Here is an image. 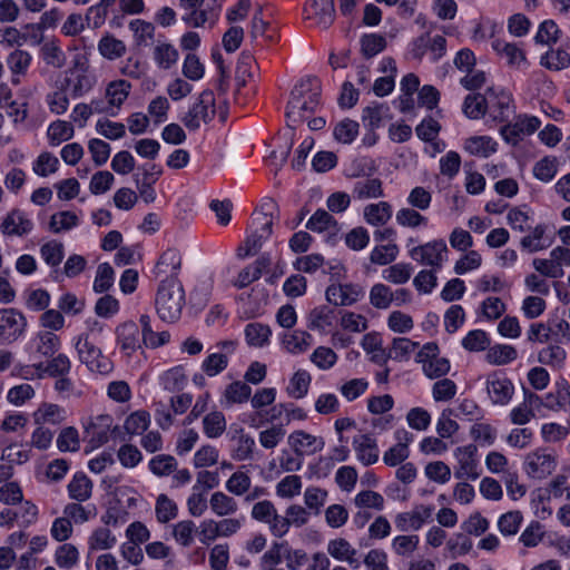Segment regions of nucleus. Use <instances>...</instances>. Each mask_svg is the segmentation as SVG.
Listing matches in <instances>:
<instances>
[{"label":"nucleus","instance_id":"obj_1","mask_svg":"<svg viewBox=\"0 0 570 570\" xmlns=\"http://www.w3.org/2000/svg\"><path fill=\"white\" fill-rule=\"evenodd\" d=\"M321 81L315 76L302 79L291 92L286 108L288 126L294 128L309 114L315 112L321 102Z\"/></svg>","mask_w":570,"mask_h":570},{"label":"nucleus","instance_id":"obj_2","mask_svg":"<svg viewBox=\"0 0 570 570\" xmlns=\"http://www.w3.org/2000/svg\"><path fill=\"white\" fill-rule=\"evenodd\" d=\"M156 311L165 322L179 320L185 305V291L181 283L174 275L161 281L155 298Z\"/></svg>","mask_w":570,"mask_h":570},{"label":"nucleus","instance_id":"obj_3","mask_svg":"<svg viewBox=\"0 0 570 570\" xmlns=\"http://www.w3.org/2000/svg\"><path fill=\"white\" fill-rule=\"evenodd\" d=\"M215 115L214 92L212 90H204L180 120L188 130L196 131L200 128L202 124L210 122Z\"/></svg>","mask_w":570,"mask_h":570},{"label":"nucleus","instance_id":"obj_4","mask_svg":"<svg viewBox=\"0 0 570 570\" xmlns=\"http://www.w3.org/2000/svg\"><path fill=\"white\" fill-rule=\"evenodd\" d=\"M75 347L79 361L91 372L108 374L111 371V361L102 354L99 347L89 341L88 334L79 335L76 338Z\"/></svg>","mask_w":570,"mask_h":570},{"label":"nucleus","instance_id":"obj_5","mask_svg":"<svg viewBox=\"0 0 570 570\" xmlns=\"http://www.w3.org/2000/svg\"><path fill=\"white\" fill-rule=\"evenodd\" d=\"M448 246L443 239H434L409 250L410 257L421 265L441 271L448 259Z\"/></svg>","mask_w":570,"mask_h":570},{"label":"nucleus","instance_id":"obj_6","mask_svg":"<svg viewBox=\"0 0 570 570\" xmlns=\"http://www.w3.org/2000/svg\"><path fill=\"white\" fill-rule=\"evenodd\" d=\"M97 77L89 66L76 60L73 66L66 71L65 85L73 98L88 94L96 85Z\"/></svg>","mask_w":570,"mask_h":570},{"label":"nucleus","instance_id":"obj_7","mask_svg":"<svg viewBox=\"0 0 570 570\" xmlns=\"http://www.w3.org/2000/svg\"><path fill=\"white\" fill-rule=\"evenodd\" d=\"M557 468V458L548 449H537L524 458L523 470L531 479L542 480L550 475Z\"/></svg>","mask_w":570,"mask_h":570},{"label":"nucleus","instance_id":"obj_8","mask_svg":"<svg viewBox=\"0 0 570 570\" xmlns=\"http://www.w3.org/2000/svg\"><path fill=\"white\" fill-rule=\"evenodd\" d=\"M26 316L16 308L0 309V344H12L23 336L27 328Z\"/></svg>","mask_w":570,"mask_h":570},{"label":"nucleus","instance_id":"obj_9","mask_svg":"<svg viewBox=\"0 0 570 570\" xmlns=\"http://www.w3.org/2000/svg\"><path fill=\"white\" fill-rule=\"evenodd\" d=\"M112 423L114 419L111 415L99 414L91 417L90 421L83 425L82 439L89 445L88 451H92L108 442Z\"/></svg>","mask_w":570,"mask_h":570},{"label":"nucleus","instance_id":"obj_10","mask_svg":"<svg viewBox=\"0 0 570 570\" xmlns=\"http://www.w3.org/2000/svg\"><path fill=\"white\" fill-rule=\"evenodd\" d=\"M433 511L432 505L417 504L411 511L400 512L394 518L395 528L403 533L417 531L430 521Z\"/></svg>","mask_w":570,"mask_h":570},{"label":"nucleus","instance_id":"obj_11","mask_svg":"<svg viewBox=\"0 0 570 570\" xmlns=\"http://www.w3.org/2000/svg\"><path fill=\"white\" fill-rule=\"evenodd\" d=\"M540 124V120L534 116H519L514 122L501 128V135L507 142L517 145L523 136L537 131Z\"/></svg>","mask_w":570,"mask_h":570},{"label":"nucleus","instance_id":"obj_12","mask_svg":"<svg viewBox=\"0 0 570 570\" xmlns=\"http://www.w3.org/2000/svg\"><path fill=\"white\" fill-rule=\"evenodd\" d=\"M363 295V289L354 284H332L325 292L326 301L335 306L353 305Z\"/></svg>","mask_w":570,"mask_h":570},{"label":"nucleus","instance_id":"obj_13","mask_svg":"<svg viewBox=\"0 0 570 570\" xmlns=\"http://www.w3.org/2000/svg\"><path fill=\"white\" fill-rule=\"evenodd\" d=\"M492 49L500 58L504 59L510 68L525 69L529 66L524 50L515 42L503 39H494Z\"/></svg>","mask_w":570,"mask_h":570},{"label":"nucleus","instance_id":"obj_14","mask_svg":"<svg viewBox=\"0 0 570 570\" xmlns=\"http://www.w3.org/2000/svg\"><path fill=\"white\" fill-rule=\"evenodd\" d=\"M475 453L476 448L472 444L455 450L454 454L459 463L454 471L456 479L476 480L480 476Z\"/></svg>","mask_w":570,"mask_h":570},{"label":"nucleus","instance_id":"obj_15","mask_svg":"<svg viewBox=\"0 0 570 570\" xmlns=\"http://www.w3.org/2000/svg\"><path fill=\"white\" fill-rule=\"evenodd\" d=\"M488 111L494 120L505 121L513 112V99L511 94L504 90L488 89Z\"/></svg>","mask_w":570,"mask_h":570},{"label":"nucleus","instance_id":"obj_16","mask_svg":"<svg viewBox=\"0 0 570 570\" xmlns=\"http://www.w3.org/2000/svg\"><path fill=\"white\" fill-rule=\"evenodd\" d=\"M304 11L306 19H315L316 24L322 29H327L335 19L334 0H309Z\"/></svg>","mask_w":570,"mask_h":570},{"label":"nucleus","instance_id":"obj_17","mask_svg":"<svg viewBox=\"0 0 570 570\" xmlns=\"http://www.w3.org/2000/svg\"><path fill=\"white\" fill-rule=\"evenodd\" d=\"M255 220L259 222V227L253 232L245 242L246 252L244 256L255 255L263 244L271 237L273 227V217L265 213H261Z\"/></svg>","mask_w":570,"mask_h":570},{"label":"nucleus","instance_id":"obj_18","mask_svg":"<svg viewBox=\"0 0 570 570\" xmlns=\"http://www.w3.org/2000/svg\"><path fill=\"white\" fill-rule=\"evenodd\" d=\"M33 229V223L20 209H12L0 224V230L6 236H24Z\"/></svg>","mask_w":570,"mask_h":570},{"label":"nucleus","instance_id":"obj_19","mask_svg":"<svg viewBox=\"0 0 570 570\" xmlns=\"http://www.w3.org/2000/svg\"><path fill=\"white\" fill-rule=\"evenodd\" d=\"M488 394L493 404H507L514 392L512 382L502 374H492L487 381Z\"/></svg>","mask_w":570,"mask_h":570},{"label":"nucleus","instance_id":"obj_20","mask_svg":"<svg viewBox=\"0 0 570 570\" xmlns=\"http://www.w3.org/2000/svg\"><path fill=\"white\" fill-rule=\"evenodd\" d=\"M288 443L297 455L314 454L322 451L325 445L323 438L302 430L289 434Z\"/></svg>","mask_w":570,"mask_h":570},{"label":"nucleus","instance_id":"obj_21","mask_svg":"<svg viewBox=\"0 0 570 570\" xmlns=\"http://www.w3.org/2000/svg\"><path fill=\"white\" fill-rule=\"evenodd\" d=\"M60 346L59 336L51 331H41L31 340L36 358H50L60 350Z\"/></svg>","mask_w":570,"mask_h":570},{"label":"nucleus","instance_id":"obj_22","mask_svg":"<svg viewBox=\"0 0 570 570\" xmlns=\"http://www.w3.org/2000/svg\"><path fill=\"white\" fill-rule=\"evenodd\" d=\"M353 449L357 460L365 466L372 465L379 460L377 442L370 434H360L353 439Z\"/></svg>","mask_w":570,"mask_h":570},{"label":"nucleus","instance_id":"obj_23","mask_svg":"<svg viewBox=\"0 0 570 570\" xmlns=\"http://www.w3.org/2000/svg\"><path fill=\"white\" fill-rule=\"evenodd\" d=\"M33 366L38 372L39 379H42L46 375L50 377H57L69 375L71 371V361L66 354L59 353L50 357L49 361H40Z\"/></svg>","mask_w":570,"mask_h":570},{"label":"nucleus","instance_id":"obj_24","mask_svg":"<svg viewBox=\"0 0 570 570\" xmlns=\"http://www.w3.org/2000/svg\"><path fill=\"white\" fill-rule=\"evenodd\" d=\"M117 342L122 352L130 356L140 348V331L135 322H125L116 328Z\"/></svg>","mask_w":570,"mask_h":570},{"label":"nucleus","instance_id":"obj_25","mask_svg":"<svg viewBox=\"0 0 570 570\" xmlns=\"http://www.w3.org/2000/svg\"><path fill=\"white\" fill-rule=\"evenodd\" d=\"M327 553L337 561L347 562L353 569H358L361 566L356 558L357 550L344 538L330 540Z\"/></svg>","mask_w":570,"mask_h":570},{"label":"nucleus","instance_id":"obj_26","mask_svg":"<svg viewBox=\"0 0 570 570\" xmlns=\"http://www.w3.org/2000/svg\"><path fill=\"white\" fill-rule=\"evenodd\" d=\"M252 395V389L243 381L232 382L226 386L220 399V405L229 409L235 404L246 403Z\"/></svg>","mask_w":570,"mask_h":570},{"label":"nucleus","instance_id":"obj_27","mask_svg":"<svg viewBox=\"0 0 570 570\" xmlns=\"http://www.w3.org/2000/svg\"><path fill=\"white\" fill-rule=\"evenodd\" d=\"M271 265V257L267 254L259 256L253 264L243 268L235 282V286L244 288L261 278L263 271Z\"/></svg>","mask_w":570,"mask_h":570},{"label":"nucleus","instance_id":"obj_28","mask_svg":"<svg viewBox=\"0 0 570 570\" xmlns=\"http://www.w3.org/2000/svg\"><path fill=\"white\" fill-rule=\"evenodd\" d=\"M31 55L21 49H14L8 55L6 63L12 73V83H20V76H24L27 73L31 65Z\"/></svg>","mask_w":570,"mask_h":570},{"label":"nucleus","instance_id":"obj_29","mask_svg":"<svg viewBox=\"0 0 570 570\" xmlns=\"http://www.w3.org/2000/svg\"><path fill=\"white\" fill-rule=\"evenodd\" d=\"M548 227L539 224L530 230L528 235L521 238L520 246L528 253H535L550 247L552 239L546 237Z\"/></svg>","mask_w":570,"mask_h":570},{"label":"nucleus","instance_id":"obj_30","mask_svg":"<svg viewBox=\"0 0 570 570\" xmlns=\"http://www.w3.org/2000/svg\"><path fill=\"white\" fill-rule=\"evenodd\" d=\"M92 487L91 480L83 472H77L67 485L69 498L78 502L87 501L91 498Z\"/></svg>","mask_w":570,"mask_h":570},{"label":"nucleus","instance_id":"obj_31","mask_svg":"<svg viewBox=\"0 0 570 570\" xmlns=\"http://www.w3.org/2000/svg\"><path fill=\"white\" fill-rule=\"evenodd\" d=\"M364 220L372 226H383L392 217V206L387 202L368 204L363 210Z\"/></svg>","mask_w":570,"mask_h":570},{"label":"nucleus","instance_id":"obj_32","mask_svg":"<svg viewBox=\"0 0 570 570\" xmlns=\"http://www.w3.org/2000/svg\"><path fill=\"white\" fill-rule=\"evenodd\" d=\"M561 345L562 344L552 343L540 350L538 353V362L554 371L561 370L567 358V352Z\"/></svg>","mask_w":570,"mask_h":570},{"label":"nucleus","instance_id":"obj_33","mask_svg":"<svg viewBox=\"0 0 570 570\" xmlns=\"http://www.w3.org/2000/svg\"><path fill=\"white\" fill-rule=\"evenodd\" d=\"M352 195L360 200L383 197L382 180L379 178L360 179L353 185Z\"/></svg>","mask_w":570,"mask_h":570},{"label":"nucleus","instance_id":"obj_34","mask_svg":"<svg viewBox=\"0 0 570 570\" xmlns=\"http://www.w3.org/2000/svg\"><path fill=\"white\" fill-rule=\"evenodd\" d=\"M334 309L327 305L314 307L307 315V327L313 331L325 332L333 325Z\"/></svg>","mask_w":570,"mask_h":570},{"label":"nucleus","instance_id":"obj_35","mask_svg":"<svg viewBox=\"0 0 570 570\" xmlns=\"http://www.w3.org/2000/svg\"><path fill=\"white\" fill-rule=\"evenodd\" d=\"M282 344L292 354L304 353L312 345V335L306 331H294L282 336Z\"/></svg>","mask_w":570,"mask_h":570},{"label":"nucleus","instance_id":"obj_36","mask_svg":"<svg viewBox=\"0 0 570 570\" xmlns=\"http://www.w3.org/2000/svg\"><path fill=\"white\" fill-rule=\"evenodd\" d=\"M497 141L489 136H475L465 140V150L478 157L488 158L497 151Z\"/></svg>","mask_w":570,"mask_h":570},{"label":"nucleus","instance_id":"obj_37","mask_svg":"<svg viewBox=\"0 0 570 570\" xmlns=\"http://www.w3.org/2000/svg\"><path fill=\"white\" fill-rule=\"evenodd\" d=\"M219 16V8H207L191 9L189 13L183 16V21H185L188 26L194 28L204 27L208 23L210 27L217 21Z\"/></svg>","mask_w":570,"mask_h":570},{"label":"nucleus","instance_id":"obj_38","mask_svg":"<svg viewBox=\"0 0 570 570\" xmlns=\"http://www.w3.org/2000/svg\"><path fill=\"white\" fill-rule=\"evenodd\" d=\"M139 322L141 325L142 342L147 347L156 348L158 346L166 344L169 341L170 335L168 332L163 331L157 333L153 331L149 315H141Z\"/></svg>","mask_w":570,"mask_h":570},{"label":"nucleus","instance_id":"obj_39","mask_svg":"<svg viewBox=\"0 0 570 570\" xmlns=\"http://www.w3.org/2000/svg\"><path fill=\"white\" fill-rule=\"evenodd\" d=\"M117 543V538L105 527L95 529L88 538V550L90 552L98 550H109Z\"/></svg>","mask_w":570,"mask_h":570},{"label":"nucleus","instance_id":"obj_40","mask_svg":"<svg viewBox=\"0 0 570 570\" xmlns=\"http://www.w3.org/2000/svg\"><path fill=\"white\" fill-rule=\"evenodd\" d=\"M131 90V85L124 80H115L108 83L106 88V98L109 105L114 108H119L128 98Z\"/></svg>","mask_w":570,"mask_h":570},{"label":"nucleus","instance_id":"obj_41","mask_svg":"<svg viewBox=\"0 0 570 570\" xmlns=\"http://www.w3.org/2000/svg\"><path fill=\"white\" fill-rule=\"evenodd\" d=\"M209 505L212 511L218 517L232 515L238 510V504L234 498L222 491L212 494Z\"/></svg>","mask_w":570,"mask_h":570},{"label":"nucleus","instance_id":"obj_42","mask_svg":"<svg viewBox=\"0 0 570 570\" xmlns=\"http://www.w3.org/2000/svg\"><path fill=\"white\" fill-rule=\"evenodd\" d=\"M517 356L518 352L512 345L495 344L488 348L485 360L493 365H504L514 361Z\"/></svg>","mask_w":570,"mask_h":570},{"label":"nucleus","instance_id":"obj_43","mask_svg":"<svg viewBox=\"0 0 570 570\" xmlns=\"http://www.w3.org/2000/svg\"><path fill=\"white\" fill-rule=\"evenodd\" d=\"M488 95L470 94L462 106L463 114L470 119H479L488 111Z\"/></svg>","mask_w":570,"mask_h":570},{"label":"nucleus","instance_id":"obj_44","mask_svg":"<svg viewBox=\"0 0 570 570\" xmlns=\"http://www.w3.org/2000/svg\"><path fill=\"white\" fill-rule=\"evenodd\" d=\"M236 441V446L233 450V459L236 461H246L253 459L255 440L249 434H245L240 429L237 435L233 438Z\"/></svg>","mask_w":570,"mask_h":570},{"label":"nucleus","instance_id":"obj_45","mask_svg":"<svg viewBox=\"0 0 570 570\" xmlns=\"http://www.w3.org/2000/svg\"><path fill=\"white\" fill-rule=\"evenodd\" d=\"M306 227L313 232L322 233L324 230H338V223L326 210L317 209L308 219Z\"/></svg>","mask_w":570,"mask_h":570},{"label":"nucleus","instance_id":"obj_46","mask_svg":"<svg viewBox=\"0 0 570 570\" xmlns=\"http://www.w3.org/2000/svg\"><path fill=\"white\" fill-rule=\"evenodd\" d=\"M203 429L207 438H219L226 430L225 415L219 411H213L203 419Z\"/></svg>","mask_w":570,"mask_h":570},{"label":"nucleus","instance_id":"obj_47","mask_svg":"<svg viewBox=\"0 0 570 570\" xmlns=\"http://www.w3.org/2000/svg\"><path fill=\"white\" fill-rule=\"evenodd\" d=\"M79 561V551L76 546L71 543H63L59 546L55 552V563L61 568L69 570L73 568Z\"/></svg>","mask_w":570,"mask_h":570},{"label":"nucleus","instance_id":"obj_48","mask_svg":"<svg viewBox=\"0 0 570 570\" xmlns=\"http://www.w3.org/2000/svg\"><path fill=\"white\" fill-rule=\"evenodd\" d=\"M41 57L46 65L53 68H62L66 63V55L58 45V41L50 40L42 45Z\"/></svg>","mask_w":570,"mask_h":570},{"label":"nucleus","instance_id":"obj_49","mask_svg":"<svg viewBox=\"0 0 570 570\" xmlns=\"http://www.w3.org/2000/svg\"><path fill=\"white\" fill-rule=\"evenodd\" d=\"M419 543V535L401 534L392 540L391 548L396 556L409 558L417 549Z\"/></svg>","mask_w":570,"mask_h":570},{"label":"nucleus","instance_id":"obj_50","mask_svg":"<svg viewBox=\"0 0 570 570\" xmlns=\"http://www.w3.org/2000/svg\"><path fill=\"white\" fill-rule=\"evenodd\" d=\"M78 224L79 218L75 213L70 210H63L56 213L50 217L49 228L52 233L59 234L61 232L70 230L71 228L78 226Z\"/></svg>","mask_w":570,"mask_h":570},{"label":"nucleus","instance_id":"obj_51","mask_svg":"<svg viewBox=\"0 0 570 570\" xmlns=\"http://www.w3.org/2000/svg\"><path fill=\"white\" fill-rule=\"evenodd\" d=\"M271 336V330L267 325L261 323H249L245 327L246 342L250 346H264Z\"/></svg>","mask_w":570,"mask_h":570},{"label":"nucleus","instance_id":"obj_52","mask_svg":"<svg viewBox=\"0 0 570 570\" xmlns=\"http://www.w3.org/2000/svg\"><path fill=\"white\" fill-rule=\"evenodd\" d=\"M327 491L318 487H308L304 492V503L307 511L309 510L315 515L321 513L322 508L327 500Z\"/></svg>","mask_w":570,"mask_h":570},{"label":"nucleus","instance_id":"obj_53","mask_svg":"<svg viewBox=\"0 0 570 570\" xmlns=\"http://www.w3.org/2000/svg\"><path fill=\"white\" fill-rule=\"evenodd\" d=\"M63 514L70 520V522H75L76 524H82L90 520L96 514V509L94 505L83 507L80 502L68 503L63 508Z\"/></svg>","mask_w":570,"mask_h":570},{"label":"nucleus","instance_id":"obj_54","mask_svg":"<svg viewBox=\"0 0 570 570\" xmlns=\"http://www.w3.org/2000/svg\"><path fill=\"white\" fill-rule=\"evenodd\" d=\"M179 53L170 43H158L154 49V59L159 68L169 69L178 60Z\"/></svg>","mask_w":570,"mask_h":570},{"label":"nucleus","instance_id":"obj_55","mask_svg":"<svg viewBox=\"0 0 570 570\" xmlns=\"http://www.w3.org/2000/svg\"><path fill=\"white\" fill-rule=\"evenodd\" d=\"M309 384L311 375L308 374V372L304 370H298L289 380L287 393L289 396L294 399H302L307 394Z\"/></svg>","mask_w":570,"mask_h":570},{"label":"nucleus","instance_id":"obj_56","mask_svg":"<svg viewBox=\"0 0 570 570\" xmlns=\"http://www.w3.org/2000/svg\"><path fill=\"white\" fill-rule=\"evenodd\" d=\"M155 512L158 522L167 523L177 517L178 507L166 494H159L156 500Z\"/></svg>","mask_w":570,"mask_h":570},{"label":"nucleus","instance_id":"obj_57","mask_svg":"<svg viewBox=\"0 0 570 570\" xmlns=\"http://www.w3.org/2000/svg\"><path fill=\"white\" fill-rule=\"evenodd\" d=\"M196 524L191 520H183L174 524L173 537L176 542L183 547H190L196 533Z\"/></svg>","mask_w":570,"mask_h":570},{"label":"nucleus","instance_id":"obj_58","mask_svg":"<svg viewBox=\"0 0 570 570\" xmlns=\"http://www.w3.org/2000/svg\"><path fill=\"white\" fill-rule=\"evenodd\" d=\"M393 301L394 294L389 286L382 283H377L372 286L370 291V303L374 307L379 309H386Z\"/></svg>","mask_w":570,"mask_h":570},{"label":"nucleus","instance_id":"obj_59","mask_svg":"<svg viewBox=\"0 0 570 570\" xmlns=\"http://www.w3.org/2000/svg\"><path fill=\"white\" fill-rule=\"evenodd\" d=\"M541 65L556 71L566 69L570 66V55L562 48L550 50L542 56Z\"/></svg>","mask_w":570,"mask_h":570},{"label":"nucleus","instance_id":"obj_60","mask_svg":"<svg viewBox=\"0 0 570 570\" xmlns=\"http://www.w3.org/2000/svg\"><path fill=\"white\" fill-rule=\"evenodd\" d=\"M227 354L222 352L210 353L202 363L203 372L208 376H216L224 372L228 366Z\"/></svg>","mask_w":570,"mask_h":570},{"label":"nucleus","instance_id":"obj_61","mask_svg":"<svg viewBox=\"0 0 570 570\" xmlns=\"http://www.w3.org/2000/svg\"><path fill=\"white\" fill-rule=\"evenodd\" d=\"M98 50L105 58L114 60L125 53L126 46L121 40H118L112 36H106L100 39Z\"/></svg>","mask_w":570,"mask_h":570},{"label":"nucleus","instance_id":"obj_62","mask_svg":"<svg viewBox=\"0 0 570 570\" xmlns=\"http://www.w3.org/2000/svg\"><path fill=\"white\" fill-rule=\"evenodd\" d=\"M385 47L386 40L381 35L372 33L365 35L361 38V52L366 59L379 55L385 49Z\"/></svg>","mask_w":570,"mask_h":570},{"label":"nucleus","instance_id":"obj_63","mask_svg":"<svg viewBox=\"0 0 570 570\" xmlns=\"http://www.w3.org/2000/svg\"><path fill=\"white\" fill-rule=\"evenodd\" d=\"M399 252L396 244L379 245L372 249L370 261L375 265H387L396 259Z\"/></svg>","mask_w":570,"mask_h":570},{"label":"nucleus","instance_id":"obj_64","mask_svg":"<svg viewBox=\"0 0 570 570\" xmlns=\"http://www.w3.org/2000/svg\"><path fill=\"white\" fill-rule=\"evenodd\" d=\"M43 261L51 267H58L65 256L63 244L57 240H50L40 248Z\"/></svg>","mask_w":570,"mask_h":570}]
</instances>
